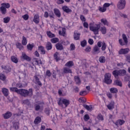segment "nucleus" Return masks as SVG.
Instances as JSON below:
<instances>
[{"label": "nucleus", "mask_w": 130, "mask_h": 130, "mask_svg": "<svg viewBox=\"0 0 130 130\" xmlns=\"http://www.w3.org/2000/svg\"><path fill=\"white\" fill-rule=\"evenodd\" d=\"M89 29L90 31L93 32L95 35L99 34V29L100 30L102 34L105 35L107 33V28L105 26H101L100 24H94L90 23L89 24Z\"/></svg>", "instance_id": "obj_1"}, {"label": "nucleus", "mask_w": 130, "mask_h": 130, "mask_svg": "<svg viewBox=\"0 0 130 130\" xmlns=\"http://www.w3.org/2000/svg\"><path fill=\"white\" fill-rule=\"evenodd\" d=\"M18 94L22 97H31L33 96V89L29 88L28 90L25 89H20L18 91Z\"/></svg>", "instance_id": "obj_2"}, {"label": "nucleus", "mask_w": 130, "mask_h": 130, "mask_svg": "<svg viewBox=\"0 0 130 130\" xmlns=\"http://www.w3.org/2000/svg\"><path fill=\"white\" fill-rule=\"evenodd\" d=\"M70 103V100L64 98H59L58 101V105L61 107H63L65 106L66 108L68 107Z\"/></svg>", "instance_id": "obj_3"}, {"label": "nucleus", "mask_w": 130, "mask_h": 130, "mask_svg": "<svg viewBox=\"0 0 130 130\" xmlns=\"http://www.w3.org/2000/svg\"><path fill=\"white\" fill-rule=\"evenodd\" d=\"M122 38L124 41H122V39H120L119 40V43L120 45L121 46H123L124 45H127V43H128V40L127 39V37L124 34H123L122 35Z\"/></svg>", "instance_id": "obj_4"}, {"label": "nucleus", "mask_w": 130, "mask_h": 130, "mask_svg": "<svg viewBox=\"0 0 130 130\" xmlns=\"http://www.w3.org/2000/svg\"><path fill=\"white\" fill-rule=\"evenodd\" d=\"M105 83L107 85H110L112 83L111 80V74L110 73H107L105 74Z\"/></svg>", "instance_id": "obj_5"}, {"label": "nucleus", "mask_w": 130, "mask_h": 130, "mask_svg": "<svg viewBox=\"0 0 130 130\" xmlns=\"http://www.w3.org/2000/svg\"><path fill=\"white\" fill-rule=\"evenodd\" d=\"M125 5H126L125 0H120L117 5V8L118 10H123L125 8Z\"/></svg>", "instance_id": "obj_6"}, {"label": "nucleus", "mask_w": 130, "mask_h": 130, "mask_svg": "<svg viewBox=\"0 0 130 130\" xmlns=\"http://www.w3.org/2000/svg\"><path fill=\"white\" fill-rule=\"evenodd\" d=\"M129 52V48H121L118 51V54L119 55H124V54H127Z\"/></svg>", "instance_id": "obj_7"}, {"label": "nucleus", "mask_w": 130, "mask_h": 130, "mask_svg": "<svg viewBox=\"0 0 130 130\" xmlns=\"http://www.w3.org/2000/svg\"><path fill=\"white\" fill-rule=\"evenodd\" d=\"M2 70H4V72L6 73V74H9V73H11V71H12V69L11 67H10L9 66L6 65V66H2L1 67Z\"/></svg>", "instance_id": "obj_8"}, {"label": "nucleus", "mask_w": 130, "mask_h": 130, "mask_svg": "<svg viewBox=\"0 0 130 130\" xmlns=\"http://www.w3.org/2000/svg\"><path fill=\"white\" fill-rule=\"evenodd\" d=\"M125 123V121L122 119H118L116 122L113 121V123H114V124H115L116 126H118V125H122L123 124H124Z\"/></svg>", "instance_id": "obj_9"}, {"label": "nucleus", "mask_w": 130, "mask_h": 130, "mask_svg": "<svg viewBox=\"0 0 130 130\" xmlns=\"http://www.w3.org/2000/svg\"><path fill=\"white\" fill-rule=\"evenodd\" d=\"M54 14L55 15L56 17L57 18H60L61 17V13L60 11L57 8H55L53 9Z\"/></svg>", "instance_id": "obj_10"}, {"label": "nucleus", "mask_w": 130, "mask_h": 130, "mask_svg": "<svg viewBox=\"0 0 130 130\" xmlns=\"http://www.w3.org/2000/svg\"><path fill=\"white\" fill-rule=\"evenodd\" d=\"M115 103H114V101H112L110 102V103L107 105V107L109 110H112L114 108Z\"/></svg>", "instance_id": "obj_11"}, {"label": "nucleus", "mask_w": 130, "mask_h": 130, "mask_svg": "<svg viewBox=\"0 0 130 130\" xmlns=\"http://www.w3.org/2000/svg\"><path fill=\"white\" fill-rule=\"evenodd\" d=\"M33 21L34 22V23H35V24H39L40 22V18L39 17V15H35L33 19Z\"/></svg>", "instance_id": "obj_12"}, {"label": "nucleus", "mask_w": 130, "mask_h": 130, "mask_svg": "<svg viewBox=\"0 0 130 130\" xmlns=\"http://www.w3.org/2000/svg\"><path fill=\"white\" fill-rule=\"evenodd\" d=\"M62 10L67 14H70V13H72V10H71V9H70V8L67 6L62 7Z\"/></svg>", "instance_id": "obj_13"}, {"label": "nucleus", "mask_w": 130, "mask_h": 130, "mask_svg": "<svg viewBox=\"0 0 130 130\" xmlns=\"http://www.w3.org/2000/svg\"><path fill=\"white\" fill-rule=\"evenodd\" d=\"M12 113L8 111L7 112H6L5 114H3V116L4 118V119H9V118H10V117H11V116H12Z\"/></svg>", "instance_id": "obj_14"}, {"label": "nucleus", "mask_w": 130, "mask_h": 130, "mask_svg": "<svg viewBox=\"0 0 130 130\" xmlns=\"http://www.w3.org/2000/svg\"><path fill=\"white\" fill-rule=\"evenodd\" d=\"M54 58L57 62L59 61V60L61 59V58H60V56H59V53L56 52L54 54Z\"/></svg>", "instance_id": "obj_15"}, {"label": "nucleus", "mask_w": 130, "mask_h": 130, "mask_svg": "<svg viewBox=\"0 0 130 130\" xmlns=\"http://www.w3.org/2000/svg\"><path fill=\"white\" fill-rule=\"evenodd\" d=\"M22 58L26 60L27 61H30L31 60V58L27 55L25 53H23L21 56Z\"/></svg>", "instance_id": "obj_16"}, {"label": "nucleus", "mask_w": 130, "mask_h": 130, "mask_svg": "<svg viewBox=\"0 0 130 130\" xmlns=\"http://www.w3.org/2000/svg\"><path fill=\"white\" fill-rule=\"evenodd\" d=\"M55 47L57 50H63V46L60 43H57Z\"/></svg>", "instance_id": "obj_17"}, {"label": "nucleus", "mask_w": 130, "mask_h": 130, "mask_svg": "<svg viewBox=\"0 0 130 130\" xmlns=\"http://www.w3.org/2000/svg\"><path fill=\"white\" fill-rule=\"evenodd\" d=\"M112 75L115 79H118L119 76V70H115L112 72Z\"/></svg>", "instance_id": "obj_18"}, {"label": "nucleus", "mask_w": 130, "mask_h": 130, "mask_svg": "<svg viewBox=\"0 0 130 130\" xmlns=\"http://www.w3.org/2000/svg\"><path fill=\"white\" fill-rule=\"evenodd\" d=\"M114 84L116 86H118L119 87H122V82H121V81L119 80V79L117 78L114 81Z\"/></svg>", "instance_id": "obj_19"}, {"label": "nucleus", "mask_w": 130, "mask_h": 130, "mask_svg": "<svg viewBox=\"0 0 130 130\" xmlns=\"http://www.w3.org/2000/svg\"><path fill=\"white\" fill-rule=\"evenodd\" d=\"M11 61H12V62H14V63H18V62H19V59H18V57H17V56H11Z\"/></svg>", "instance_id": "obj_20"}, {"label": "nucleus", "mask_w": 130, "mask_h": 130, "mask_svg": "<svg viewBox=\"0 0 130 130\" xmlns=\"http://www.w3.org/2000/svg\"><path fill=\"white\" fill-rule=\"evenodd\" d=\"M2 93L5 97H8V96H9V89L6 88H3Z\"/></svg>", "instance_id": "obj_21"}, {"label": "nucleus", "mask_w": 130, "mask_h": 130, "mask_svg": "<svg viewBox=\"0 0 130 130\" xmlns=\"http://www.w3.org/2000/svg\"><path fill=\"white\" fill-rule=\"evenodd\" d=\"M42 120V119H41V117L38 116L35 118L34 122L35 124H39V123L41 122Z\"/></svg>", "instance_id": "obj_22"}, {"label": "nucleus", "mask_w": 130, "mask_h": 130, "mask_svg": "<svg viewBox=\"0 0 130 130\" xmlns=\"http://www.w3.org/2000/svg\"><path fill=\"white\" fill-rule=\"evenodd\" d=\"M83 106L86 110H88V111H92L93 110V107H92V105L88 106V105H83Z\"/></svg>", "instance_id": "obj_23"}, {"label": "nucleus", "mask_w": 130, "mask_h": 130, "mask_svg": "<svg viewBox=\"0 0 130 130\" xmlns=\"http://www.w3.org/2000/svg\"><path fill=\"white\" fill-rule=\"evenodd\" d=\"M46 34H47V36L49 38H54V37H55V35L52 33V32H51L50 31H47L46 32Z\"/></svg>", "instance_id": "obj_24"}, {"label": "nucleus", "mask_w": 130, "mask_h": 130, "mask_svg": "<svg viewBox=\"0 0 130 130\" xmlns=\"http://www.w3.org/2000/svg\"><path fill=\"white\" fill-rule=\"evenodd\" d=\"M16 48H18L19 50H22L24 49V46L20 43L17 42L15 44Z\"/></svg>", "instance_id": "obj_25"}, {"label": "nucleus", "mask_w": 130, "mask_h": 130, "mask_svg": "<svg viewBox=\"0 0 130 130\" xmlns=\"http://www.w3.org/2000/svg\"><path fill=\"white\" fill-rule=\"evenodd\" d=\"M119 76L123 77V76H125L126 75V71L124 69L119 70Z\"/></svg>", "instance_id": "obj_26"}, {"label": "nucleus", "mask_w": 130, "mask_h": 130, "mask_svg": "<svg viewBox=\"0 0 130 130\" xmlns=\"http://www.w3.org/2000/svg\"><path fill=\"white\" fill-rule=\"evenodd\" d=\"M34 62H35V64H37V66H41V64H42L41 60H38V59L37 58H34Z\"/></svg>", "instance_id": "obj_27"}, {"label": "nucleus", "mask_w": 130, "mask_h": 130, "mask_svg": "<svg viewBox=\"0 0 130 130\" xmlns=\"http://www.w3.org/2000/svg\"><path fill=\"white\" fill-rule=\"evenodd\" d=\"M46 48L47 50H51L52 49V44L50 42H48L46 45Z\"/></svg>", "instance_id": "obj_28"}, {"label": "nucleus", "mask_w": 130, "mask_h": 130, "mask_svg": "<svg viewBox=\"0 0 130 130\" xmlns=\"http://www.w3.org/2000/svg\"><path fill=\"white\" fill-rule=\"evenodd\" d=\"M35 79L36 81L35 84L37 85H38L39 86H42V83H41V81H40V80L39 79V78L37 76H35Z\"/></svg>", "instance_id": "obj_29"}, {"label": "nucleus", "mask_w": 130, "mask_h": 130, "mask_svg": "<svg viewBox=\"0 0 130 130\" xmlns=\"http://www.w3.org/2000/svg\"><path fill=\"white\" fill-rule=\"evenodd\" d=\"M63 73L64 74H73L72 69H70V68H68L67 67L63 68Z\"/></svg>", "instance_id": "obj_30"}, {"label": "nucleus", "mask_w": 130, "mask_h": 130, "mask_svg": "<svg viewBox=\"0 0 130 130\" xmlns=\"http://www.w3.org/2000/svg\"><path fill=\"white\" fill-rule=\"evenodd\" d=\"M65 67H67L68 68H72V67H74V61L70 60L67 62L65 64Z\"/></svg>", "instance_id": "obj_31"}, {"label": "nucleus", "mask_w": 130, "mask_h": 130, "mask_svg": "<svg viewBox=\"0 0 130 130\" xmlns=\"http://www.w3.org/2000/svg\"><path fill=\"white\" fill-rule=\"evenodd\" d=\"M99 60L101 63H105L106 58L104 56H102L99 57Z\"/></svg>", "instance_id": "obj_32"}, {"label": "nucleus", "mask_w": 130, "mask_h": 130, "mask_svg": "<svg viewBox=\"0 0 130 130\" xmlns=\"http://www.w3.org/2000/svg\"><path fill=\"white\" fill-rule=\"evenodd\" d=\"M0 11L2 15H6V14H7V9L4 6H1L0 7Z\"/></svg>", "instance_id": "obj_33"}, {"label": "nucleus", "mask_w": 130, "mask_h": 130, "mask_svg": "<svg viewBox=\"0 0 130 130\" xmlns=\"http://www.w3.org/2000/svg\"><path fill=\"white\" fill-rule=\"evenodd\" d=\"M74 79L77 85H80V84H81V79L79 76H75L74 77Z\"/></svg>", "instance_id": "obj_34"}, {"label": "nucleus", "mask_w": 130, "mask_h": 130, "mask_svg": "<svg viewBox=\"0 0 130 130\" xmlns=\"http://www.w3.org/2000/svg\"><path fill=\"white\" fill-rule=\"evenodd\" d=\"M66 28L62 27V31L59 30V35H60L61 36H66Z\"/></svg>", "instance_id": "obj_35"}, {"label": "nucleus", "mask_w": 130, "mask_h": 130, "mask_svg": "<svg viewBox=\"0 0 130 130\" xmlns=\"http://www.w3.org/2000/svg\"><path fill=\"white\" fill-rule=\"evenodd\" d=\"M110 91L111 93L112 94H115L116 93H118V89L115 87H112L110 89Z\"/></svg>", "instance_id": "obj_36"}, {"label": "nucleus", "mask_w": 130, "mask_h": 130, "mask_svg": "<svg viewBox=\"0 0 130 130\" xmlns=\"http://www.w3.org/2000/svg\"><path fill=\"white\" fill-rule=\"evenodd\" d=\"M101 22L105 26H108V25H109L108 21H107V19H106V18H103V19H102L101 20Z\"/></svg>", "instance_id": "obj_37"}, {"label": "nucleus", "mask_w": 130, "mask_h": 130, "mask_svg": "<svg viewBox=\"0 0 130 130\" xmlns=\"http://www.w3.org/2000/svg\"><path fill=\"white\" fill-rule=\"evenodd\" d=\"M27 38H26L25 36H22V40L21 42V44H22V45H24V46L27 45Z\"/></svg>", "instance_id": "obj_38"}, {"label": "nucleus", "mask_w": 130, "mask_h": 130, "mask_svg": "<svg viewBox=\"0 0 130 130\" xmlns=\"http://www.w3.org/2000/svg\"><path fill=\"white\" fill-rule=\"evenodd\" d=\"M50 41L52 43L55 44L59 42V39L58 38H53L50 40Z\"/></svg>", "instance_id": "obj_39"}, {"label": "nucleus", "mask_w": 130, "mask_h": 130, "mask_svg": "<svg viewBox=\"0 0 130 130\" xmlns=\"http://www.w3.org/2000/svg\"><path fill=\"white\" fill-rule=\"evenodd\" d=\"M22 104H24L25 105H27V106H30L31 105V103H30V101L29 100H24L22 101Z\"/></svg>", "instance_id": "obj_40"}, {"label": "nucleus", "mask_w": 130, "mask_h": 130, "mask_svg": "<svg viewBox=\"0 0 130 130\" xmlns=\"http://www.w3.org/2000/svg\"><path fill=\"white\" fill-rule=\"evenodd\" d=\"M107 10V9L105 8L104 6H103V7H100V6L99 7V11L101 12V13H105Z\"/></svg>", "instance_id": "obj_41"}, {"label": "nucleus", "mask_w": 130, "mask_h": 130, "mask_svg": "<svg viewBox=\"0 0 130 130\" xmlns=\"http://www.w3.org/2000/svg\"><path fill=\"white\" fill-rule=\"evenodd\" d=\"M10 90L11 92H15V93H19V89H18L17 87H10Z\"/></svg>", "instance_id": "obj_42"}, {"label": "nucleus", "mask_w": 130, "mask_h": 130, "mask_svg": "<svg viewBox=\"0 0 130 130\" xmlns=\"http://www.w3.org/2000/svg\"><path fill=\"white\" fill-rule=\"evenodd\" d=\"M80 36H81V34L79 32L74 33V40H79L80 39Z\"/></svg>", "instance_id": "obj_43"}, {"label": "nucleus", "mask_w": 130, "mask_h": 130, "mask_svg": "<svg viewBox=\"0 0 130 130\" xmlns=\"http://www.w3.org/2000/svg\"><path fill=\"white\" fill-rule=\"evenodd\" d=\"M34 48V44H28L27 45V48L28 50H30V51H32V49Z\"/></svg>", "instance_id": "obj_44"}, {"label": "nucleus", "mask_w": 130, "mask_h": 130, "mask_svg": "<svg viewBox=\"0 0 130 130\" xmlns=\"http://www.w3.org/2000/svg\"><path fill=\"white\" fill-rule=\"evenodd\" d=\"M3 20H4V23H5V24H8V23H9V22L11 21V18L9 16H7L5 17L3 19Z\"/></svg>", "instance_id": "obj_45"}, {"label": "nucleus", "mask_w": 130, "mask_h": 130, "mask_svg": "<svg viewBox=\"0 0 130 130\" xmlns=\"http://www.w3.org/2000/svg\"><path fill=\"white\" fill-rule=\"evenodd\" d=\"M6 79L7 77H6V75L3 73H0V80L4 82V81H6Z\"/></svg>", "instance_id": "obj_46"}, {"label": "nucleus", "mask_w": 130, "mask_h": 130, "mask_svg": "<svg viewBox=\"0 0 130 130\" xmlns=\"http://www.w3.org/2000/svg\"><path fill=\"white\" fill-rule=\"evenodd\" d=\"M39 49L40 50L41 54H45V50L44 49V47L43 46H39Z\"/></svg>", "instance_id": "obj_47"}, {"label": "nucleus", "mask_w": 130, "mask_h": 130, "mask_svg": "<svg viewBox=\"0 0 130 130\" xmlns=\"http://www.w3.org/2000/svg\"><path fill=\"white\" fill-rule=\"evenodd\" d=\"M79 102H80V103H86L87 100L85 98H80L79 99Z\"/></svg>", "instance_id": "obj_48"}, {"label": "nucleus", "mask_w": 130, "mask_h": 130, "mask_svg": "<svg viewBox=\"0 0 130 130\" xmlns=\"http://www.w3.org/2000/svg\"><path fill=\"white\" fill-rule=\"evenodd\" d=\"M83 119L84 121H88L89 119H90V116L89 114H86L83 117Z\"/></svg>", "instance_id": "obj_49"}, {"label": "nucleus", "mask_w": 130, "mask_h": 130, "mask_svg": "<svg viewBox=\"0 0 130 130\" xmlns=\"http://www.w3.org/2000/svg\"><path fill=\"white\" fill-rule=\"evenodd\" d=\"M97 118L99 120H101V121H103L104 120V118L103 117V115L101 114H99L97 116Z\"/></svg>", "instance_id": "obj_50"}, {"label": "nucleus", "mask_w": 130, "mask_h": 130, "mask_svg": "<svg viewBox=\"0 0 130 130\" xmlns=\"http://www.w3.org/2000/svg\"><path fill=\"white\" fill-rule=\"evenodd\" d=\"M2 6L6 9H9L10 7H11V5L9 3H3Z\"/></svg>", "instance_id": "obj_51"}, {"label": "nucleus", "mask_w": 130, "mask_h": 130, "mask_svg": "<svg viewBox=\"0 0 130 130\" xmlns=\"http://www.w3.org/2000/svg\"><path fill=\"white\" fill-rule=\"evenodd\" d=\"M87 94H88V93L85 90L81 91L79 93V95H80V96H86Z\"/></svg>", "instance_id": "obj_52"}, {"label": "nucleus", "mask_w": 130, "mask_h": 130, "mask_svg": "<svg viewBox=\"0 0 130 130\" xmlns=\"http://www.w3.org/2000/svg\"><path fill=\"white\" fill-rule=\"evenodd\" d=\"M87 45V41L84 40L81 42V46L82 47H85Z\"/></svg>", "instance_id": "obj_53"}, {"label": "nucleus", "mask_w": 130, "mask_h": 130, "mask_svg": "<svg viewBox=\"0 0 130 130\" xmlns=\"http://www.w3.org/2000/svg\"><path fill=\"white\" fill-rule=\"evenodd\" d=\"M20 123H19V122H15L14 125L13 126L15 128V129H19V125Z\"/></svg>", "instance_id": "obj_54"}, {"label": "nucleus", "mask_w": 130, "mask_h": 130, "mask_svg": "<svg viewBox=\"0 0 130 130\" xmlns=\"http://www.w3.org/2000/svg\"><path fill=\"white\" fill-rule=\"evenodd\" d=\"M101 49L103 51H104L106 49V44L104 42L102 43Z\"/></svg>", "instance_id": "obj_55"}, {"label": "nucleus", "mask_w": 130, "mask_h": 130, "mask_svg": "<svg viewBox=\"0 0 130 130\" xmlns=\"http://www.w3.org/2000/svg\"><path fill=\"white\" fill-rule=\"evenodd\" d=\"M80 20L82 21V23H84V22H86V18L84 15H81L80 17Z\"/></svg>", "instance_id": "obj_56"}, {"label": "nucleus", "mask_w": 130, "mask_h": 130, "mask_svg": "<svg viewBox=\"0 0 130 130\" xmlns=\"http://www.w3.org/2000/svg\"><path fill=\"white\" fill-rule=\"evenodd\" d=\"M83 25V27L86 28V29H88L89 28V24H88L87 22L84 21Z\"/></svg>", "instance_id": "obj_57"}, {"label": "nucleus", "mask_w": 130, "mask_h": 130, "mask_svg": "<svg viewBox=\"0 0 130 130\" xmlns=\"http://www.w3.org/2000/svg\"><path fill=\"white\" fill-rule=\"evenodd\" d=\"M110 6H111V4H110V3H106L103 5V6H104V8L105 9H106V8H109V7H110Z\"/></svg>", "instance_id": "obj_58"}, {"label": "nucleus", "mask_w": 130, "mask_h": 130, "mask_svg": "<svg viewBox=\"0 0 130 130\" xmlns=\"http://www.w3.org/2000/svg\"><path fill=\"white\" fill-rule=\"evenodd\" d=\"M22 17L24 19L25 21H27L29 19V15L28 14H25L22 15Z\"/></svg>", "instance_id": "obj_59"}, {"label": "nucleus", "mask_w": 130, "mask_h": 130, "mask_svg": "<svg viewBox=\"0 0 130 130\" xmlns=\"http://www.w3.org/2000/svg\"><path fill=\"white\" fill-rule=\"evenodd\" d=\"M57 5H62L64 4V0H57L56 2Z\"/></svg>", "instance_id": "obj_60"}, {"label": "nucleus", "mask_w": 130, "mask_h": 130, "mask_svg": "<svg viewBox=\"0 0 130 130\" xmlns=\"http://www.w3.org/2000/svg\"><path fill=\"white\" fill-rule=\"evenodd\" d=\"M46 76H47V77H49V78L51 76V72H50V70H47L46 71Z\"/></svg>", "instance_id": "obj_61"}, {"label": "nucleus", "mask_w": 130, "mask_h": 130, "mask_svg": "<svg viewBox=\"0 0 130 130\" xmlns=\"http://www.w3.org/2000/svg\"><path fill=\"white\" fill-rule=\"evenodd\" d=\"M97 51H99V48H98V46L95 45L93 47V52H97Z\"/></svg>", "instance_id": "obj_62"}, {"label": "nucleus", "mask_w": 130, "mask_h": 130, "mask_svg": "<svg viewBox=\"0 0 130 130\" xmlns=\"http://www.w3.org/2000/svg\"><path fill=\"white\" fill-rule=\"evenodd\" d=\"M88 43L90 44V45H93L94 44V41L92 39H89L88 40Z\"/></svg>", "instance_id": "obj_63"}, {"label": "nucleus", "mask_w": 130, "mask_h": 130, "mask_svg": "<svg viewBox=\"0 0 130 130\" xmlns=\"http://www.w3.org/2000/svg\"><path fill=\"white\" fill-rule=\"evenodd\" d=\"M76 46H75V45L74 44H71L70 45V49L71 50L73 51L74 49H75Z\"/></svg>", "instance_id": "obj_64"}]
</instances>
